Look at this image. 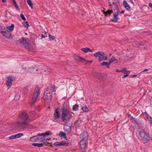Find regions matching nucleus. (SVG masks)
I'll return each mask as SVG.
<instances>
[{"mask_svg": "<svg viewBox=\"0 0 152 152\" xmlns=\"http://www.w3.org/2000/svg\"><path fill=\"white\" fill-rule=\"evenodd\" d=\"M31 121L28 114L25 112H22L18 115L16 126L20 129H26V126H28Z\"/></svg>", "mask_w": 152, "mask_h": 152, "instance_id": "nucleus-1", "label": "nucleus"}, {"mask_svg": "<svg viewBox=\"0 0 152 152\" xmlns=\"http://www.w3.org/2000/svg\"><path fill=\"white\" fill-rule=\"evenodd\" d=\"M72 113L68 110L63 108L61 111V121L64 123H67L72 117Z\"/></svg>", "mask_w": 152, "mask_h": 152, "instance_id": "nucleus-2", "label": "nucleus"}, {"mask_svg": "<svg viewBox=\"0 0 152 152\" xmlns=\"http://www.w3.org/2000/svg\"><path fill=\"white\" fill-rule=\"evenodd\" d=\"M39 90L40 89L39 87L36 86L35 87L34 93L33 95L31 101L30 103L31 105H33L37 101L38 99V96L39 95Z\"/></svg>", "mask_w": 152, "mask_h": 152, "instance_id": "nucleus-3", "label": "nucleus"}, {"mask_svg": "<svg viewBox=\"0 0 152 152\" xmlns=\"http://www.w3.org/2000/svg\"><path fill=\"white\" fill-rule=\"evenodd\" d=\"M46 67L45 66L41 65L39 66L38 68L35 71H33V72L34 73H41L43 72V70H44L45 72L46 71H48L49 72H50V70H49L48 69H45Z\"/></svg>", "mask_w": 152, "mask_h": 152, "instance_id": "nucleus-4", "label": "nucleus"}, {"mask_svg": "<svg viewBox=\"0 0 152 152\" xmlns=\"http://www.w3.org/2000/svg\"><path fill=\"white\" fill-rule=\"evenodd\" d=\"M52 97V93L51 91L48 90L45 91L43 96V98L44 99L50 100Z\"/></svg>", "mask_w": 152, "mask_h": 152, "instance_id": "nucleus-5", "label": "nucleus"}, {"mask_svg": "<svg viewBox=\"0 0 152 152\" xmlns=\"http://www.w3.org/2000/svg\"><path fill=\"white\" fill-rule=\"evenodd\" d=\"M105 54L102 51H98L94 54V56L96 57H99V61L100 62L103 60Z\"/></svg>", "mask_w": 152, "mask_h": 152, "instance_id": "nucleus-6", "label": "nucleus"}, {"mask_svg": "<svg viewBox=\"0 0 152 152\" xmlns=\"http://www.w3.org/2000/svg\"><path fill=\"white\" fill-rule=\"evenodd\" d=\"M144 136H143V143H147L150 140L151 137H150L149 134L148 132H144Z\"/></svg>", "mask_w": 152, "mask_h": 152, "instance_id": "nucleus-7", "label": "nucleus"}, {"mask_svg": "<svg viewBox=\"0 0 152 152\" xmlns=\"http://www.w3.org/2000/svg\"><path fill=\"white\" fill-rule=\"evenodd\" d=\"M20 42L23 44L24 47L28 48L29 47L28 43L26 42L25 38L22 37L21 39L19 40Z\"/></svg>", "mask_w": 152, "mask_h": 152, "instance_id": "nucleus-8", "label": "nucleus"}, {"mask_svg": "<svg viewBox=\"0 0 152 152\" xmlns=\"http://www.w3.org/2000/svg\"><path fill=\"white\" fill-rule=\"evenodd\" d=\"M2 35L8 39H12V35L9 31H7L6 29V31L3 33Z\"/></svg>", "mask_w": 152, "mask_h": 152, "instance_id": "nucleus-9", "label": "nucleus"}, {"mask_svg": "<svg viewBox=\"0 0 152 152\" xmlns=\"http://www.w3.org/2000/svg\"><path fill=\"white\" fill-rule=\"evenodd\" d=\"M88 135L86 132H83L80 135V138L81 140H87Z\"/></svg>", "mask_w": 152, "mask_h": 152, "instance_id": "nucleus-10", "label": "nucleus"}, {"mask_svg": "<svg viewBox=\"0 0 152 152\" xmlns=\"http://www.w3.org/2000/svg\"><path fill=\"white\" fill-rule=\"evenodd\" d=\"M87 140H81V139L80 145L81 148L85 149L87 146Z\"/></svg>", "mask_w": 152, "mask_h": 152, "instance_id": "nucleus-11", "label": "nucleus"}, {"mask_svg": "<svg viewBox=\"0 0 152 152\" xmlns=\"http://www.w3.org/2000/svg\"><path fill=\"white\" fill-rule=\"evenodd\" d=\"M42 138H41L40 136L38 135V134L36 136H34L31 137L30 139V140L33 141L34 140V141L37 142L39 140L40 141L42 140Z\"/></svg>", "mask_w": 152, "mask_h": 152, "instance_id": "nucleus-12", "label": "nucleus"}, {"mask_svg": "<svg viewBox=\"0 0 152 152\" xmlns=\"http://www.w3.org/2000/svg\"><path fill=\"white\" fill-rule=\"evenodd\" d=\"M74 59L76 61H80L81 62H84V61H86V60L83 58L80 57L79 56L75 55L74 56Z\"/></svg>", "mask_w": 152, "mask_h": 152, "instance_id": "nucleus-13", "label": "nucleus"}, {"mask_svg": "<svg viewBox=\"0 0 152 152\" xmlns=\"http://www.w3.org/2000/svg\"><path fill=\"white\" fill-rule=\"evenodd\" d=\"M55 119H58L60 118V114L58 112V109H56L55 111L54 114Z\"/></svg>", "mask_w": 152, "mask_h": 152, "instance_id": "nucleus-14", "label": "nucleus"}, {"mask_svg": "<svg viewBox=\"0 0 152 152\" xmlns=\"http://www.w3.org/2000/svg\"><path fill=\"white\" fill-rule=\"evenodd\" d=\"M34 69V68L31 67H27L24 68H23V69L25 72H31L32 71L33 72V69Z\"/></svg>", "mask_w": 152, "mask_h": 152, "instance_id": "nucleus-15", "label": "nucleus"}, {"mask_svg": "<svg viewBox=\"0 0 152 152\" xmlns=\"http://www.w3.org/2000/svg\"><path fill=\"white\" fill-rule=\"evenodd\" d=\"M52 133L49 131H47L45 133H41L38 134V135L39 136H45L46 135H49L50 134H52Z\"/></svg>", "mask_w": 152, "mask_h": 152, "instance_id": "nucleus-16", "label": "nucleus"}, {"mask_svg": "<svg viewBox=\"0 0 152 152\" xmlns=\"http://www.w3.org/2000/svg\"><path fill=\"white\" fill-rule=\"evenodd\" d=\"M123 5L126 9L127 10H129L130 8V7L127 3V1L125 0H124L123 1Z\"/></svg>", "mask_w": 152, "mask_h": 152, "instance_id": "nucleus-17", "label": "nucleus"}, {"mask_svg": "<svg viewBox=\"0 0 152 152\" xmlns=\"http://www.w3.org/2000/svg\"><path fill=\"white\" fill-rule=\"evenodd\" d=\"M104 13V14H105V16L107 17V15H108V16H110L111 13L113 12V11L111 10H109L107 11H104V10L103 11Z\"/></svg>", "mask_w": 152, "mask_h": 152, "instance_id": "nucleus-18", "label": "nucleus"}, {"mask_svg": "<svg viewBox=\"0 0 152 152\" xmlns=\"http://www.w3.org/2000/svg\"><path fill=\"white\" fill-rule=\"evenodd\" d=\"M14 28V25L13 24H12L11 26H7L6 27V28L10 31H12Z\"/></svg>", "mask_w": 152, "mask_h": 152, "instance_id": "nucleus-19", "label": "nucleus"}, {"mask_svg": "<svg viewBox=\"0 0 152 152\" xmlns=\"http://www.w3.org/2000/svg\"><path fill=\"white\" fill-rule=\"evenodd\" d=\"M118 16L116 15H115L114 14L113 15V19H111V21L114 22H117V20H118Z\"/></svg>", "mask_w": 152, "mask_h": 152, "instance_id": "nucleus-20", "label": "nucleus"}, {"mask_svg": "<svg viewBox=\"0 0 152 152\" xmlns=\"http://www.w3.org/2000/svg\"><path fill=\"white\" fill-rule=\"evenodd\" d=\"M82 109L83 112H88V110L86 105H83V106H82Z\"/></svg>", "mask_w": 152, "mask_h": 152, "instance_id": "nucleus-21", "label": "nucleus"}, {"mask_svg": "<svg viewBox=\"0 0 152 152\" xmlns=\"http://www.w3.org/2000/svg\"><path fill=\"white\" fill-rule=\"evenodd\" d=\"M6 29L5 27L2 25L0 26V32L2 34L3 33L6 31Z\"/></svg>", "mask_w": 152, "mask_h": 152, "instance_id": "nucleus-22", "label": "nucleus"}, {"mask_svg": "<svg viewBox=\"0 0 152 152\" xmlns=\"http://www.w3.org/2000/svg\"><path fill=\"white\" fill-rule=\"evenodd\" d=\"M32 145L38 147H41L43 145V144L42 143H32Z\"/></svg>", "mask_w": 152, "mask_h": 152, "instance_id": "nucleus-23", "label": "nucleus"}, {"mask_svg": "<svg viewBox=\"0 0 152 152\" xmlns=\"http://www.w3.org/2000/svg\"><path fill=\"white\" fill-rule=\"evenodd\" d=\"M7 81H10V82H12V83L14 80V78L11 76H8L7 77Z\"/></svg>", "mask_w": 152, "mask_h": 152, "instance_id": "nucleus-24", "label": "nucleus"}, {"mask_svg": "<svg viewBox=\"0 0 152 152\" xmlns=\"http://www.w3.org/2000/svg\"><path fill=\"white\" fill-rule=\"evenodd\" d=\"M60 146L63 145L67 146L68 145V143H66L65 141H61L59 143Z\"/></svg>", "mask_w": 152, "mask_h": 152, "instance_id": "nucleus-25", "label": "nucleus"}, {"mask_svg": "<svg viewBox=\"0 0 152 152\" xmlns=\"http://www.w3.org/2000/svg\"><path fill=\"white\" fill-rule=\"evenodd\" d=\"M142 132L141 131L139 132V134L137 135V137L139 139L142 140Z\"/></svg>", "mask_w": 152, "mask_h": 152, "instance_id": "nucleus-26", "label": "nucleus"}, {"mask_svg": "<svg viewBox=\"0 0 152 152\" xmlns=\"http://www.w3.org/2000/svg\"><path fill=\"white\" fill-rule=\"evenodd\" d=\"M110 64H109V63H108L107 62L104 61L102 62L101 65L102 66H106L108 68H109V65Z\"/></svg>", "mask_w": 152, "mask_h": 152, "instance_id": "nucleus-27", "label": "nucleus"}, {"mask_svg": "<svg viewBox=\"0 0 152 152\" xmlns=\"http://www.w3.org/2000/svg\"><path fill=\"white\" fill-rule=\"evenodd\" d=\"M121 72H122L123 73L125 74H127L128 73L129 74L130 73V71H127L126 69H123L122 70L120 71Z\"/></svg>", "mask_w": 152, "mask_h": 152, "instance_id": "nucleus-28", "label": "nucleus"}, {"mask_svg": "<svg viewBox=\"0 0 152 152\" xmlns=\"http://www.w3.org/2000/svg\"><path fill=\"white\" fill-rule=\"evenodd\" d=\"M50 140V138H47V139H45L44 138H42V140L39 141V142H43L44 143H46L48 141V140Z\"/></svg>", "mask_w": 152, "mask_h": 152, "instance_id": "nucleus-29", "label": "nucleus"}, {"mask_svg": "<svg viewBox=\"0 0 152 152\" xmlns=\"http://www.w3.org/2000/svg\"><path fill=\"white\" fill-rule=\"evenodd\" d=\"M79 105L77 104L74 105L73 106V110L74 111H77L78 110Z\"/></svg>", "mask_w": 152, "mask_h": 152, "instance_id": "nucleus-30", "label": "nucleus"}, {"mask_svg": "<svg viewBox=\"0 0 152 152\" xmlns=\"http://www.w3.org/2000/svg\"><path fill=\"white\" fill-rule=\"evenodd\" d=\"M59 135L61 137H66L65 133L62 131H61L59 132Z\"/></svg>", "mask_w": 152, "mask_h": 152, "instance_id": "nucleus-31", "label": "nucleus"}, {"mask_svg": "<svg viewBox=\"0 0 152 152\" xmlns=\"http://www.w3.org/2000/svg\"><path fill=\"white\" fill-rule=\"evenodd\" d=\"M6 86L8 87V89H9L10 88V87L12 86V82H10V81H7L6 83Z\"/></svg>", "mask_w": 152, "mask_h": 152, "instance_id": "nucleus-32", "label": "nucleus"}, {"mask_svg": "<svg viewBox=\"0 0 152 152\" xmlns=\"http://www.w3.org/2000/svg\"><path fill=\"white\" fill-rule=\"evenodd\" d=\"M27 2L29 6L32 8H33V4L31 0H27Z\"/></svg>", "mask_w": 152, "mask_h": 152, "instance_id": "nucleus-33", "label": "nucleus"}, {"mask_svg": "<svg viewBox=\"0 0 152 152\" xmlns=\"http://www.w3.org/2000/svg\"><path fill=\"white\" fill-rule=\"evenodd\" d=\"M15 138H17L20 137L23 135V134L21 133L17 134L15 135Z\"/></svg>", "mask_w": 152, "mask_h": 152, "instance_id": "nucleus-34", "label": "nucleus"}, {"mask_svg": "<svg viewBox=\"0 0 152 152\" xmlns=\"http://www.w3.org/2000/svg\"><path fill=\"white\" fill-rule=\"evenodd\" d=\"M89 50V48H83L81 49V50L85 53H87L88 52V50Z\"/></svg>", "mask_w": 152, "mask_h": 152, "instance_id": "nucleus-35", "label": "nucleus"}, {"mask_svg": "<svg viewBox=\"0 0 152 152\" xmlns=\"http://www.w3.org/2000/svg\"><path fill=\"white\" fill-rule=\"evenodd\" d=\"M116 60L115 57L113 56L110 59L109 61V64H111L114 61Z\"/></svg>", "mask_w": 152, "mask_h": 152, "instance_id": "nucleus-36", "label": "nucleus"}, {"mask_svg": "<svg viewBox=\"0 0 152 152\" xmlns=\"http://www.w3.org/2000/svg\"><path fill=\"white\" fill-rule=\"evenodd\" d=\"M15 6V7L17 9H18L19 8L18 6L16 3V2L15 1V0H12Z\"/></svg>", "mask_w": 152, "mask_h": 152, "instance_id": "nucleus-37", "label": "nucleus"}, {"mask_svg": "<svg viewBox=\"0 0 152 152\" xmlns=\"http://www.w3.org/2000/svg\"><path fill=\"white\" fill-rule=\"evenodd\" d=\"M22 23L23 26L27 28L28 27L29 25L28 24V22L27 21L23 22Z\"/></svg>", "mask_w": 152, "mask_h": 152, "instance_id": "nucleus-38", "label": "nucleus"}, {"mask_svg": "<svg viewBox=\"0 0 152 152\" xmlns=\"http://www.w3.org/2000/svg\"><path fill=\"white\" fill-rule=\"evenodd\" d=\"M51 89H50V90H49L50 91L51 90L52 91H56L55 90V86L54 85H53L52 86H51Z\"/></svg>", "mask_w": 152, "mask_h": 152, "instance_id": "nucleus-39", "label": "nucleus"}, {"mask_svg": "<svg viewBox=\"0 0 152 152\" xmlns=\"http://www.w3.org/2000/svg\"><path fill=\"white\" fill-rule=\"evenodd\" d=\"M84 61L86 62V64H90L93 61H86H86Z\"/></svg>", "mask_w": 152, "mask_h": 152, "instance_id": "nucleus-40", "label": "nucleus"}, {"mask_svg": "<svg viewBox=\"0 0 152 152\" xmlns=\"http://www.w3.org/2000/svg\"><path fill=\"white\" fill-rule=\"evenodd\" d=\"M49 37L50 40H53L55 39V37L53 36H51L50 34H49Z\"/></svg>", "mask_w": 152, "mask_h": 152, "instance_id": "nucleus-41", "label": "nucleus"}, {"mask_svg": "<svg viewBox=\"0 0 152 152\" xmlns=\"http://www.w3.org/2000/svg\"><path fill=\"white\" fill-rule=\"evenodd\" d=\"M20 16L21 18L23 20H24V21L26 20V19L24 17V15H23V14H21L20 15Z\"/></svg>", "mask_w": 152, "mask_h": 152, "instance_id": "nucleus-42", "label": "nucleus"}, {"mask_svg": "<svg viewBox=\"0 0 152 152\" xmlns=\"http://www.w3.org/2000/svg\"><path fill=\"white\" fill-rule=\"evenodd\" d=\"M148 119L149 121L150 122H152V118L150 115L148 116Z\"/></svg>", "mask_w": 152, "mask_h": 152, "instance_id": "nucleus-43", "label": "nucleus"}, {"mask_svg": "<svg viewBox=\"0 0 152 152\" xmlns=\"http://www.w3.org/2000/svg\"><path fill=\"white\" fill-rule=\"evenodd\" d=\"M9 139L10 140L13 139H14L15 138V135H13L11 136H10L9 137Z\"/></svg>", "mask_w": 152, "mask_h": 152, "instance_id": "nucleus-44", "label": "nucleus"}, {"mask_svg": "<svg viewBox=\"0 0 152 152\" xmlns=\"http://www.w3.org/2000/svg\"><path fill=\"white\" fill-rule=\"evenodd\" d=\"M117 2H118V0H112V3L113 4H116Z\"/></svg>", "mask_w": 152, "mask_h": 152, "instance_id": "nucleus-45", "label": "nucleus"}, {"mask_svg": "<svg viewBox=\"0 0 152 152\" xmlns=\"http://www.w3.org/2000/svg\"><path fill=\"white\" fill-rule=\"evenodd\" d=\"M129 74V73H128V74H126V75H124L123 76H122V78L124 79V78H125V77H126L128 76Z\"/></svg>", "mask_w": 152, "mask_h": 152, "instance_id": "nucleus-46", "label": "nucleus"}, {"mask_svg": "<svg viewBox=\"0 0 152 152\" xmlns=\"http://www.w3.org/2000/svg\"><path fill=\"white\" fill-rule=\"evenodd\" d=\"M107 59H108L107 56H104V57L103 60H107Z\"/></svg>", "mask_w": 152, "mask_h": 152, "instance_id": "nucleus-47", "label": "nucleus"}, {"mask_svg": "<svg viewBox=\"0 0 152 152\" xmlns=\"http://www.w3.org/2000/svg\"><path fill=\"white\" fill-rule=\"evenodd\" d=\"M59 142H55V143H54V145H56L60 146L59 145Z\"/></svg>", "mask_w": 152, "mask_h": 152, "instance_id": "nucleus-48", "label": "nucleus"}, {"mask_svg": "<svg viewBox=\"0 0 152 152\" xmlns=\"http://www.w3.org/2000/svg\"><path fill=\"white\" fill-rule=\"evenodd\" d=\"M31 114H33V115H34L36 114V113L34 111H33L32 112H31Z\"/></svg>", "mask_w": 152, "mask_h": 152, "instance_id": "nucleus-49", "label": "nucleus"}, {"mask_svg": "<svg viewBox=\"0 0 152 152\" xmlns=\"http://www.w3.org/2000/svg\"><path fill=\"white\" fill-rule=\"evenodd\" d=\"M124 41H126L128 42V38H125L124 39Z\"/></svg>", "mask_w": 152, "mask_h": 152, "instance_id": "nucleus-50", "label": "nucleus"}, {"mask_svg": "<svg viewBox=\"0 0 152 152\" xmlns=\"http://www.w3.org/2000/svg\"><path fill=\"white\" fill-rule=\"evenodd\" d=\"M149 6L152 9V4L151 3L149 4Z\"/></svg>", "mask_w": 152, "mask_h": 152, "instance_id": "nucleus-51", "label": "nucleus"}, {"mask_svg": "<svg viewBox=\"0 0 152 152\" xmlns=\"http://www.w3.org/2000/svg\"><path fill=\"white\" fill-rule=\"evenodd\" d=\"M94 50H93V49H90L89 48V50H88V52L89 51V52H92Z\"/></svg>", "mask_w": 152, "mask_h": 152, "instance_id": "nucleus-52", "label": "nucleus"}, {"mask_svg": "<svg viewBox=\"0 0 152 152\" xmlns=\"http://www.w3.org/2000/svg\"><path fill=\"white\" fill-rule=\"evenodd\" d=\"M118 61L119 62L121 63L122 62V60L119 58V60H118Z\"/></svg>", "mask_w": 152, "mask_h": 152, "instance_id": "nucleus-53", "label": "nucleus"}, {"mask_svg": "<svg viewBox=\"0 0 152 152\" xmlns=\"http://www.w3.org/2000/svg\"><path fill=\"white\" fill-rule=\"evenodd\" d=\"M41 37H42V38H44L45 37V36L43 35V34H42L41 35Z\"/></svg>", "mask_w": 152, "mask_h": 152, "instance_id": "nucleus-54", "label": "nucleus"}, {"mask_svg": "<svg viewBox=\"0 0 152 152\" xmlns=\"http://www.w3.org/2000/svg\"><path fill=\"white\" fill-rule=\"evenodd\" d=\"M144 113L146 114V115L147 118H148V116L149 115H148V114L146 112H145Z\"/></svg>", "mask_w": 152, "mask_h": 152, "instance_id": "nucleus-55", "label": "nucleus"}, {"mask_svg": "<svg viewBox=\"0 0 152 152\" xmlns=\"http://www.w3.org/2000/svg\"><path fill=\"white\" fill-rule=\"evenodd\" d=\"M124 12L125 11L124 10H122L121 12L120 13L121 14H124Z\"/></svg>", "mask_w": 152, "mask_h": 152, "instance_id": "nucleus-56", "label": "nucleus"}, {"mask_svg": "<svg viewBox=\"0 0 152 152\" xmlns=\"http://www.w3.org/2000/svg\"><path fill=\"white\" fill-rule=\"evenodd\" d=\"M148 71V69H146L143 70V72H146Z\"/></svg>", "mask_w": 152, "mask_h": 152, "instance_id": "nucleus-57", "label": "nucleus"}, {"mask_svg": "<svg viewBox=\"0 0 152 152\" xmlns=\"http://www.w3.org/2000/svg\"><path fill=\"white\" fill-rule=\"evenodd\" d=\"M114 14L115 15H116L117 16H118V12H116L115 13V14Z\"/></svg>", "mask_w": 152, "mask_h": 152, "instance_id": "nucleus-58", "label": "nucleus"}, {"mask_svg": "<svg viewBox=\"0 0 152 152\" xmlns=\"http://www.w3.org/2000/svg\"><path fill=\"white\" fill-rule=\"evenodd\" d=\"M2 1L3 3H5L6 1V0H2Z\"/></svg>", "mask_w": 152, "mask_h": 152, "instance_id": "nucleus-59", "label": "nucleus"}, {"mask_svg": "<svg viewBox=\"0 0 152 152\" xmlns=\"http://www.w3.org/2000/svg\"><path fill=\"white\" fill-rule=\"evenodd\" d=\"M150 124L151 126L152 127V122H150Z\"/></svg>", "mask_w": 152, "mask_h": 152, "instance_id": "nucleus-60", "label": "nucleus"}, {"mask_svg": "<svg viewBox=\"0 0 152 152\" xmlns=\"http://www.w3.org/2000/svg\"><path fill=\"white\" fill-rule=\"evenodd\" d=\"M116 72H120V71H119V70H116Z\"/></svg>", "mask_w": 152, "mask_h": 152, "instance_id": "nucleus-61", "label": "nucleus"}, {"mask_svg": "<svg viewBox=\"0 0 152 152\" xmlns=\"http://www.w3.org/2000/svg\"><path fill=\"white\" fill-rule=\"evenodd\" d=\"M143 34L145 33H146V31H143Z\"/></svg>", "mask_w": 152, "mask_h": 152, "instance_id": "nucleus-62", "label": "nucleus"}, {"mask_svg": "<svg viewBox=\"0 0 152 152\" xmlns=\"http://www.w3.org/2000/svg\"><path fill=\"white\" fill-rule=\"evenodd\" d=\"M136 76V75H132V76H133V77H135Z\"/></svg>", "mask_w": 152, "mask_h": 152, "instance_id": "nucleus-63", "label": "nucleus"}, {"mask_svg": "<svg viewBox=\"0 0 152 152\" xmlns=\"http://www.w3.org/2000/svg\"><path fill=\"white\" fill-rule=\"evenodd\" d=\"M145 25H148V24H147L145 23Z\"/></svg>", "mask_w": 152, "mask_h": 152, "instance_id": "nucleus-64", "label": "nucleus"}]
</instances>
